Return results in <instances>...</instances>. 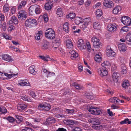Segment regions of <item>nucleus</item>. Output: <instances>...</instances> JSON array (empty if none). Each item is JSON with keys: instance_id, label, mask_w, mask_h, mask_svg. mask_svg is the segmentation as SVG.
Listing matches in <instances>:
<instances>
[{"instance_id": "obj_46", "label": "nucleus", "mask_w": 131, "mask_h": 131, "mask_svg": "<svg viewBox=\"0 0 131 131\" xmlns=\"http://www.w3.org/2000/svg\"><path fill=\"white\" fill-rule=\"evenodd\" d=\"M93 27L94 29H96L99 30L100 29V25L99 22L97 21H95L94 23Z\"/></svg>"}, {"instance_id": "obj_55", "label": "nucleus", "mask_w": 131, "mask_h": 131, "mask_svg": "<svg viewBox=\"0 0 131 131\" xmlns=\"http://www.w3.org/2000/svg\"><path fill=\"white\" fill-rule=\"evenodd\" d=\"M2 36L6 39L11 40L12 39V37L10 35L6 34H3Z\"/></svg>"}, {"instance_id": "obj_42", "label": "nucleus", "mask_w": 131, "mask_h": 131, "mask_svg": "<svg viewBox=\"0 0 131 131\" xmlns=\"http://www.w3.org/2000/svg\"><path fill=\"white\" fill-rule=\"evenodd\" d=\"M27 2L24 1H23L19 4L18 9L20 10L21 8L24 7L26 5Z\"/></svg>"}, {"instance_id": "obj_16", "label": "nucleus", "mask_w": 131, "mask_h": 131, "mask_svg": "<svg viewBox=\"0 0 131 131\" xmlns=\"http://www.w3.org/2000/svg\"><path fill=\"white\" fill-rule=\"evenodd\" d=\"M2 57L3 60L8 62H12L13 61V59L12 57L8 54L3 55Z\"/></svg>"}, {"instance_id": "obj_34", "label": "nucleus", "mask_w": 131, "mask_h": 131, "mask_svg": "<svg viewBox=\"0 0 131 131\" xmlns=\"http://www.w3.org/2000/svg\"><path fill=\"white\" fill-rule=\"evenodd\" d=\"M20 98L23 100L25 101H27L28 102H31L32 100L29 97L27 96L26 95H21L20 96Z\"/></svg>"}, {"instance_id": "obj_32", "label": "nucleus", "mask_w": 131, "mask_h": 131, "mask_svg": "<svg viewBox=\"0 0 131 131\" xmlns=\"http://www.w3.org/2000/svg\"><path fill=\"white\" fill-rule=\"evenodd\" d=\"M119 74L118 72H114L112 75V78L114 81L117 82V79L119 77Z\"/></svg>"}, {"instance_id": "obj_57", "label": "nucleus", "mask_w": 131, "mask_h": 131, "mask_svg": "<svg viewBox=\"0 0 131 131\" xmlns=\"http://www.w3.org/2000/svg\"><path fill=\"white\" fill-rule=\"evenodd\" d=\"M129 30L128 27L126 26H124L121 29V32H124L128 31Z\"/></svg>"}, {"instance_id": "obj_30", "label": "nucleus", "mask_w": 131, "mask_h": 131, "mask_svg": "<svg viewBox=\"0 0 131 131\" xmlns=\"http://www.w3.org/2000/svg\"><path fill=\"white\" fill-rule=\"evenodd\" d=\"M122 85L123 88L126 89L129 86V82L128 80H125L123 82Z\"/></svg>"}, {"instance_id": "obj_61", "label": "nucleus", "mask_w": 131, "mask_h": 131, "mask_svg": "<svg viewBox=\"0 0 131 131\" xmlns=\"http://www.w3.org/2000/svg\"><path fill=\"white\" fill-rule=\"evenodd\" d=\"M16 8L15 7H12L10 10V15H11L14 14L16 12Z\"/></svg>"}, {"instance_id": "obj_1", "label": "nucleus", "mask_w": 131, "mask_h": 131, "mask_svg": "<svg viewBox=\"0 0 131 131\" xmlns=\"http://www.w3.org/2000/svg\"><path fill=\"white\" fill-rule=\"evenodd\" d=\"M78 47L82 51H83L87 48L88 52L91 51V46L90 42L88 41H86L85 43L83 39H80L78 41Z\"/></svg>"}, {"instance_id": "obj_2", "label": "nucleus", "mask_w": 131, "mask_h": 131, "mask_svg": "<svg viewBox=\"0 0 131 131\" xmlns=\"http://www.w3.org/2000/svg\"><path fill=\"white\" fill-rule=\"evenodd\" d=\"M45 34L46 37L48 39H53L55 38L56 35L55 31L52 28H49L47 29Z\"/></svg>"}, {"instance_id": "obj_51", "label": "nucleus", "mask_w": 131, "mask_h": 131, "mask_svg": "<svg viewBox=\"0 0 131 131\" xmlns=\"http://www.w3.org/2000/svg\"><path fill=\"white\" fill-rule=\"evenodd\" d=\"M119 60L120 62V64H125V63L126 62V61L125 59L123 57H119Z\"/></svg>"}, {"instance_id": "obj_48", "label": "nucleus", "mask_w": 131, "mask_h": 131, "mask_svg": "<svg viewBox=\"0 0 131 131\" xmlns=\"http://www.w3.org/2000/svg\"><path fill=\"white\" fill-rule=\"evenodd\" d=\"M119 101L117 98L115 97H113L111 98L109 100V101L112 103H116L118 102V101Z\"/></svg>"}, {"instance_id": "obj_63", "label": "nucleus", "mask_w": 131, "mask_h": 131, "mask_svg": "<svg viewBox=\"0 0 131 131\" xmlns=\"http://www.w3.org/2000/svg\"><path fill=\"white\" fill-rule=\"evenodd\" d=\"M46 92L43 90H39L38 91L37 93L38 94V96L39 95H43V94H45Z\"/></svg>"}, {"instance_id": "obj_37", "label": "nucleus", "mask_w": 131, "mask_h": 131, "mask_svg": "<svg viewBox=\"0 0 131 131\" xmlns=\"http://www.w3.org/2000/svg\"><path fill=\"white\" fill-rule=\"evenodd\" d=\"M56 14L59 17H62L63 14V12L62 9L60 8L57 9L56 11Z\"/></svg>"}, {"instance_id": "obj_58", "label": "nucleus", "mask_w": 131, "mask_h": 131, "mask_svg": "<svg viewBox=\"0 0 131 131\" xmlns=\"http://www.w3.org/2000/svg\"><path fill=\"white\" fill-rule=\"evenodd\" d=\"M16 121L18 123H20L23 120V118L22 117L18 116L16 115Z\"/></svg>"}, {"instance_id": "obj_60", "label": "nucleus", "mask_w": 131, "mask_h": 131, "mask_svg": "<svg viewBox=\"0 0 131 131\" xmlns=\"http://www.w3.org/2000/svg\"><path fill=\"white\" fill-rule=\"evenodd\" d=\"M29 94L30 95L34 98H35L36 96H37V95H35L34 91L33 90L30 91Z\"/></svg>"}, {"instance_id": "obj_50", "label": "nucleus", "mask_w": 131, "mask_h": 131, "mask_svg": "<svg viewBox=\"0 0 131 131\" xmlns=\"http://www.w3.org/2000/svg\"><path fill=\"white\" fill-rule=\"evenodd\" d=\"M64 123L66 124L72 125H73L74 123V122L73 121L70 119L65 120L64 121Z\"/></svg>"}, {"instance_id": "obj_12", "label": "nucleus", "mask_w": 131, "mask_h": 131, "mask_svg": "<svg viewBox=\"0 0 131 131\" xmlns=\"http://www.w3.org/2000/svg\"><path fill=\"white\" fill-rule=\"evenodd\" d=\"M27 13L25 10L20 11L18 14L19 19L24 20L27 17Z\"/></svg>"}, {"instance_id": "obj_64", "label": "nucleus", "mask_w": 131, "mask_h": 131, "mask_svg": "<svg viewBox=\"0 0 131 131\" xmlns=\"http://www.w3.org/2000/svg\"><path fill=\"white\" fill-rule=\"evenodd\" d=\"M22 131H34V130L31 128L26 127L24 129H22Z\"/></svg>"}, {"instance_id": "obj_53", "label": "nucleus", "mask_w": 131, "mask_h": 131, "mask_svg": "<svg viewBox=\"0 0 131 131\" xmlns=\"http://www.w3.org/2000/svg\"><path fill=\"white\" fill-rule=\"evenodd\" d=\"M72 85L74 86L75 88L77 89L80 90L82 89L83 87L81 86H80L78 84L74 82L72 83Z\"/></svg>"}, {"instance_id": "obj_13", "label": "nucleus", "mask_w": 131, "mask_h": 131, "mask_svg": "<svg viewBox=\"0 0 131 131\" xmlns=\"http://www.w3.org/2000/svg\"><path fill=\"white\" fill-rule=\"evenodd\" d=\"M103 5L105 7L108 8H111L114 6L113 2L111 0H104Z\"/></svg>"}, {"instance_id": "obj_54", "label": "nucleus", "mask_w": 131, "mask_h": 131, "mask_svg": "<svg viewBox=\"0 0 131 131\" xmlns=\"http://www.w3.org/2000/svg\"><path fill=\"white\" fill-rule=\"evenodd\" d=\"M84 72L89 75H90L92 74L91 69L89 68V67L88 68H85V69Z\"/></svg>"}, {"instance_id": "obj_28", "label": "nucleus", "mask_w": 131, "mask_h": 131, "mask_svg": "<svg viewBox=\"0 0 131 131\" xmlns=\"http://www.w3.org/2000/svg\"><path fill=\"white\" fill-rule=\"evenodd\" d=\"M27 106L23 104H18L17 106V108L18 110L20 111H22L26 108Z\"/></svg>"}, {"instance_id": "obj_22", "label": "nucleus", "mask_w": 131, "mask_h": 131, "mask_svg": "<svg viewBox=\"0 0 131 131\" xmlns=\"http://www.w3.org/2000/svg\"><path fill=\"white\" fill-rule=\"evenodd\" d=\"M102 57L100 53L96 54L94 57V60L97 62L100 63L102 61Z\"/></svg>"}, {"instance_id": "obj_11", "label": "nucleus", "mask_w": 131, "mask_h": 131, "mask_svg": "<svg viewBox=\"0 0 131 131\" xmlns=\"http://www.w3.org/2000/svg\"><path fill=\"white\" fill-rule=\"evenodd\" d=\"M106 54L108 57H114L115 55V53L113 51L110 46H108L106 50Z\"/></svg>"}, {"instance_id": "obj_19", "label": "nucleus", "mask_w": 131, "mask_h": 131, "mask_svg": "<svg viewBox=\"0 0 131 131\" xmlns=\"http://www.w3.org/2000/svg\"><path fill=\"white\" fill-rule=\"evenodd\" d=\"M126 42L127 44L131 46V32L128 33L126 37Z\"/></svg>"}, {"instance_id": "obj_62", "label": "nucleus", "mask_w": 131, "mask_h": 131, "mask_svg": "<svg viewBox=\"0 0 131 131\" xmlns=\"http://www.w3.org/2000/svg\"><path fill=\"white\" fill-rule=\"evenodd\" d=\"M7 119L10 122L13 123L15 121L14 119L12 117L9 116L7 118Z\"/></svg>"}, {"instance_id": "obj_43", "label": "nucleus", "mask_w": 131, "mask_h": 131, "mask_svg": "<svg viewBox=\"0 0 131 131\" xmlns=\"http://www.w3.org/2000/svg\"><path fill=\"white\" fill-rule=\"evenodd\" d=\"M9 6L6 3L4 4L3 7V10L5 13H7L9 10Z\"/></svg>"}, {"instance_id": "obj_24", "label": "nucleus", "mask_w": 131, "mask_h": 131, "mask_svg": "<svg viewBox=\"0 0 131 131\" xmlns=\"http://www.w3.org/2000/svg\"><path fill=\"white\" fill-rule=\"evenodd\" d=\"M18 19L14 16H13L11 17V20L8 21L7 22V24H10V23L12 22L14 24H16L18 23Z\"/></svg>"}, {"instance_id": "obj_39", "label": "nucleus", "mask_w": 131, "mask_h": 131, "mask_svg": "<svg viewBox=\"0 0 131 131\" xmlns=\"http://www.w3.org/2000/svg\"><path fill=\"white\" fill-rule=\"evenodd\" d=\"M120 67L122 69V74H125L127 72L125 64L120 65Z\"/></svg>"}, {"instance_id": "obj_21", "label": "nucleus", "mask_w": 131, "mask_h": 131, "mask_svg": "<svg viewBox=\"0 0 131 131\" xmlns=\"http://www.w3.org/2000/svg\"><path fill=\"white\" fill-rule=\"evenodd\" d=\"M50 46L49 42L46 40H45L42 44L41 48L43 49H49Z\"/></svg>"}, {"instance_id": "obj_18", "label": "nucleus", "mask_w": 131, "mask_h": 131, "mask_svg": "<svg viewBox=\"0 0 131 131\" xmlns=\"http://www.w3.org/2000/svg\"><path fill=\"white\" fill-rule=\"evenodd\" d=\"M121 10V7L120 6H117L113 8L112 10V13L115 15H117L119 14Z\"/></svg>"}, {"instance_id": "obj_36", "label": "nucleus", "mask_w": 131, "mask_h": 131, "mask_svg": "<svg viewBox=\"0 0 131 131\" xmlns=\"http://www.w3.org/2000/svg\"><path fill=\"white\" fill-rule=\"evenodd\" d=\"M52 4L51 3L48 2L46 3L45 5V9L47 10H49L52 8Z\"/></svg>"}, {"instance_id": "obj_10", "label": "nucleus", "mask_w": 131, "mask_h": 131, "mask_svg": "<svg viewBox=\"0 0 131 131\" xmlns=\"http://www.w3.org/2000/svg\"><path fill=\"white\" fill-rule=\"evenodd\" d=\"M91 41L92 42L93 45L95 47H98L100 45L99 39L95 37L94 36L92 38Z\"/></svg>"}, {"instance_id": "obj_38", "label": "nucleus", "mask_w": 131, "mask_h": 131, "mask_svg": "<svg viewBox=\"0 0 131 131\" xmlns=\"http://www.w3.org/2000/svg\"><path fill=\"white\" fill-rule=\"evenodd\" d=\"M95 14L96 17H100L103 15L102 11L101 9H97L95 12Z\"/></svg>"}, {"instance_id": "obj_44", "label": "nucleus", "mask_w": 131, "mask_h": 131, "mask_svg": "<svg viewBox=\"0 0 131 131\" xmlns=\"http://www.w3.org/2000/svg\"><path fill=\"white\" fill-rule=\"evenodd\" d=\"M35 67L34 66H30L29 69V71L30 73L35 74L36 73V72L35 70Z\"/></svg>"}, {"instance_id": "obj_41", "label": "nucleus", "mask_w": 131, "mask_h": 131, "mask_svg": "<svg viewBox=\"0 0 131 131\" xmlns=\"http://www.w3.org/2000/svg\"><path fill=\"white\" fill-rule=\"evenodd\" d=\"M91 122L93 124L99 125L100 124V121L99 119L97 118H92L91 119Z\"/></svg>"}, {"instance_id": "obj_3", "label": "nucleus", "mask_w": 131, "mask_h": 131, "mask_svg": "<svg viewBox=\"0 0 131 131\" xmlns=\"http://www.w3.org/2000/svg\"><path fill=\"white\" fill-rule=\"evenodd\" d=\"M98 75L102 77H107L108 74V70L106 67H101L97 70Z\"/></svg>"}, {"instance_id": "obj_14", "label": "nucleus", "mask_w": 131, "mask_h": 131, "mask_svg": "<svg viewBox=\"0 0 131 131\" xmlns=\"http://www.w3.org/2000/svg\"><path fill=\"white\" fill-rule=\"evenodd\" d=\"M117 29V25L115 23L108 24L107 27V30L110 32H114Z\"/></svg>"}, {"instance_id": "obj_4", "label": "nucleus", "mask_w": 131, "mask_h": 131, "mask_svg": "<svg viewBox=\"0 0 131 131\" xmlns=\"http://www.w3.org/2000/svg\"><path fill=\"white\" fill-rule=\"evenodd\" d=\"M37 24V22L36 20L32 18L27 19L25 22V25L29 27L36 26Z\"/></svg>"}, {"instance_id": "obj_6", "label": "nucleus", "mask_w": 131, "mask_h": 131, "mask_svg": "<svg viewBox=\"0 0 131 131\" xmlns=\"http://www.w3.org/2000/svg\"><path fill=\"white\" fill-rule=\"evenodd\" d=\"M0 74V79L2 80L9 79L12 77L16 76L17 74H8L6 73H4L2 72Z\"/></svg>"}, {"instance_id": "obj_33", "label": "nucleus", "mask_w": 131, "mask_h": 131, "mask_svg": "<svg viewBox=\"0 0 131 131\" xmlns=\"http://www.w3.org/2000/svg\"><path fill=\"white\" fill-rule=\"evenodd\" d=\"M101 66L102 67H105V66L110 67L111 64L109 61L105 60L102 62L101 63Z\"/></svg>"}, {"instance_id": "obj_52", "label": "nucleus", "mask_w": 131, "mask_h": 131, "mask_svg": "<svg viewBox=\"0 0 131 131\" xmlns=\"http://www.w3.org/2000/svg\"><path fill=\"white\" fill-rule=\"evenodd\" d=\"M39 57L45 61H49L50 59V58L48 56L45 57L43 56H39Z\"/></svg>"}, {"instance_id": "obj_35", "label": "nucleus", "mask_w": 131, "mask_h": 131, "mask_svg": "<svg viewBox=\"0 0 131 131\" xmlns=\"http://www.w3.org/2000/svg\"><path fill=\"white\" fill-rule=\"evenodd\" d=\"M42 36V32L41 31H39L36 34L35 36V38L37 40H39L40 39V37Z\"/></svg>"}, {"instance_id": "obj_26", "label": "nucleus", "mask_w": 131, "mask_h": 131, "mask_svg": "<svg viewBox=\"0 0 131 131\" xmlns=\"http://www.w3.org/2000/svg\"><path fill=\"white\" fill-rule=\"evenodd\" d=\"M60 43L59 39L57 40H55L52 43L53 47L54 48L57 49L60 45Z\"/></svg>"}, {"instance_id": "obj_17", "label": "nucleus", "mask_w": 131, "mask_h": 131, "mask_svg": "<svg viewBox=\"0 0 131 131\" xmlns=\"http://www.w3.org/2000/svg\"><path fill=\"white\" fill-rule=\"evenodd\" d=\"M18 84L22 86H29L30 83L27 80H20L18 82Z\"/></svg>"}, {"instance_id": "obj_5", "label": "nucleus", "mask_w": 131, "mask_h": 131, "mask_svg": "<svg viewBox=\"0 0 131 131\" xmlns=\"http://www.w3.org/2000/svg\"><path fill=\"white\" fill-rule=\"evenodd\" d=\"M91 19L90 17H86L83 20V22L81 23L80 27L83 30L86 28L88 25L91 23Z\"/></svg>"}, {"instance_id": "obj_31", "label": "nucleus", "mask_w": 131, "mask_h": 131, "mask_svg": "<svg viewBox=\"0 0 131 131\" xmlns=\"http://www.w3.org/2000/svg\"><path fill=\"white\" fill-rule=\"evenodd\" d=\"M35 5H31L29 8V13L31 15H32L34 14L35 12Z\"/></svg>"}, {"instance_id": "obj_25", "label": "nucleus", "mask_w": 131, "mask_h": 131, "mask_svg": "<svg viewBox=\"0 0 131 131\" xmlns=\"http://www.w3.org/2000/svg\"><path fill=\"white\" fill-rule=\"evenodd\" d=\"M70 52L71 53V58L72 60L75 59L78 56V53L74 50H72Z\"/></svg>"}, {"instance_id": "obj_23", "label": "nucleus", "mask_w": 131, "mask_h": 131, "mask_svg": "<svg viewBox=\"0 0 131 131\" xmlns=\"http://www.w3.org/2000/svg\"><path fill=\"white\" fill-rule=\"evenodd\" d=\"M66 43L67 47L69 49H72L73 47L71 39H68L66 41Z\"/></svg>"}, {"instance_id": "obj_47", "label": "nucleus", "mask_w": 131, "mask_h": 131, "mask_svg": "<svg viewBox=\"0 0 131 131\" xmlns=\"http://www.w3.org/2000/svg\"><path fill=\"white\" fill-rule=\"evenodd\" d=\"M82 18L79 17H75V23L77 25L81 23Z\"/></svg>"}, {"instance_id": "obj_40", "label": "nucleus", "mask_w": 131, "mask_h": 131, "mask_svg": "<svg viewBox=\"0 0 131 131\" xmlns=\"http://www.w3.org/2000/svg\"><path fill=\"white\" fill-rule=\"evenodd\" d=\"M69 24L67 22H66L63 24V30L66 32H69Z\"/></svg>"}, {"instance_id": "obj_49", "label": "nucleus", "mask_w": 131, "mask_h": 131, "mask_svg": "<svg viewBox=\"0 0 131 131\" xmlns=\"http://www.w3.org/2000/svg\"><path fill=\"white\" fill-rule=\"evenodd\" d=\"M75 16V13H71L66 16L67 18L69 19H73Z\"/></svg>"}, {"instance_id": "obj_15", "label": "nucleus", "mask_w": 131, "mask_h": 131, "mask_svg": "<svg viewBox=\"0 0 131 131\" xmlns=\"http://www.w3.org/2000/svg\"><path fill=\"white\" fill-rule=\"evenodd\" d=\"M118 48L119 50L122 52L125 51L127 49V47L126 45L123 43H120L118 44Z\"/></svg>"}, {"instance_id": "obj_7", "label": "nucleus", "mask_w": 131, "mask_h": 131, "mask_svg": "<svg viewBox=\"0 0 131 131\" xmlns=\"http://www.w3.org/2000/svg\"><path fill=\"white\" fill-rule=\"evenodd\" d=\"M38 108L40 110L48 111L50 109V106L48 103H42L39 104Z\"/></svg>"}, {"instance_id": "obj_59", "label": "nucleus", "mask_w": 131, "mask_h": 131, "mask_svg": "<svg viewBox=\"0 0 131 131\" xmlns=\"http://www.w3.org/2000/svg\"><path fill=\"white\" fill-rule=\"evenodd\" d=\"M7 112V110L4 107H0V114L5 113Z\"/></svg>"}, {"instance_id": "obj_9", "label": "nucleus", "mask_w": 131, "mask_h": 131, "mask_svg": "<svg viewBox=\"0 0 131 131\" xmlns=\"http://www.w3.org/2000/svg\"><path fill=\"white\" fill-rule=\"evenodd\" d=\"M121 22L124 25L129 26L131 23V19L130 18L127 16H124L121 19Z\"/></svg>"}, {"instance_id": "obj_29", "label": "nucleus", "mask_w": 131, "mask_h": 131, "mask_svg": "<svg viewBox=\"0 0 131 131\" xmlns=\"http://www.w3.org/2000/svg\"><path fill=\"white\" fill-rule=\"evenodd\" d=\"M55 121L56 120L54 118L51 117L47 119L46 123L47 125H48L51 123H55Z\"/></svg>"}, {"instance_id": "obj_56", "label": "nucleus", "mask_w": 131, "mask_h": 131, "mask_svg": "<svg viewBox=\"0 0 131 131\" xmlns=\"http://www.w3.org/2000/svg\"><path fill=\"white\" fill-rule=\"evenodd\" d=\"M66 113L70 115H73L75 111L74 110L66 109L65 111Z\"/></svg>"}, {"instance_id": "obj_20", "label": "nucleus", "mask_w": 131, "mask_h": 131, "mask_svg": "<svg viewBox=\"0 0 131 131\" xmlns=\"http://www.w3.org/2000/svg\"><path fill=\"white\" fill-rule=\"evenodd\" d=\"M126 42L127 44L131 46V32L128 33L126 37Z\"/></svg>"}, {"instance_id": "obj_45", "label": "nucleus", "mask_w": 131, "mask_h": 131, "mask_svg": "<svg viewBox=\"0 0 131 131\" xmlns=\"http://www.w3.org/2000/svg\"><path fill=\"white\" fill-rule=\"evenodd\" d=\"M0 27L2 28L4 31H5L6 29V23L5 22L3 23L0 20Z\"/></svg>"}, {"instance_id": "obj_8", "label": "nucleus", "mask_w": 131, "mask_h": 131, "mask_svg": "<svg viewBox=\"0 0 131 131\" xmlns=\"http://www.w3.org/2000/svg\"><path fill=\"white\" fill-rule=\"evenodd\" d=\"M89 112L92 114L94 115H99L102 113L100 109L97 107H91L88 110Z\"/></svg>"}, {"instance_id": "obj_27", "label": "nucleus", "mask_w": 131, "mask_h": 131, "mask_svg": "<svg viewBox=\"0 0 131 131\" xmlns=\"http://www.w3.org/2000/svg\"><path fill=\"white\" fill-rule=\"evenodd\" d=\"M35 12L36 14H40L41 12L40 6L38 5H35Z\"/></svg>"}]
</instances>
